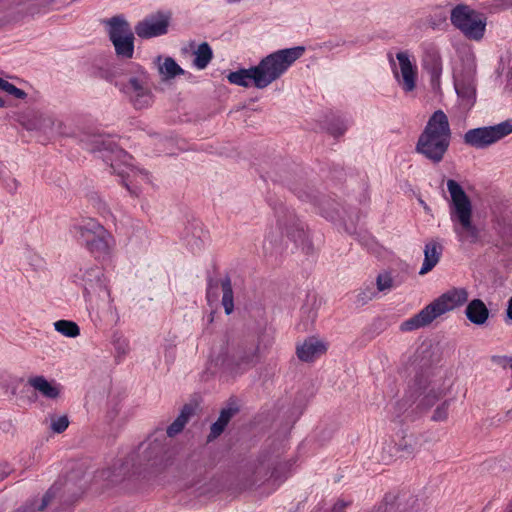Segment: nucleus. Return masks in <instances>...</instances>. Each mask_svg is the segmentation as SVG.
Segmentation results:
<instances>
[{
  "label": "nucleus",
  "instance_id": "1",
  "mask_svg": "<svg viewBox=\"0 0 512 512\" xmlns=\"http://www.w3.org/2000/svg\"><path fill=\"white\" fill-rule=\"evenodd\" d=\"M94 143L95 147L92 150L105 152L104 160L110 161L112 171L121 178L122 184L132 196H140L150 186L151 179L148 173L134 167L130 163L131 157L112 141L98 136Z\"/></svg>",
  "mask_w": 512,
  "mask_h": 512
},
{
  "label": "nucleus",
  "instance_id": "2",
  "mask_svg": "<svg viewBox=\"0 0 512 512\" xmlns=\"http://www.w3.org/2000/svg\"><path fill=\"white\" fill-rule=\"evenodd\" d=\"M449 193L448 209L453 232L461 243H476L480 229L473 220V204L462 186L455 180L446 182Z\"/></svg>",
  "mask_w": 512,
  "mask_h": 512
},
{
  "label": "nucleus",
  "instance_id": "3",
  "mask_svg": "<svg viewBox=\"0 0 512 512\" xmlns=\"http://www.w3.org/2000/svg\"><path fill=\"white\" fill-rule=\"evenodd\" d=\"M451 140V129L447 115L442 110L435 111L419 135L415 151L432 163L443 160Z\"/></svg>",
  "mask_w": 512,
  "mask_h": 512
},
{
  "label": "nucleus",
  "instance_id": "4",
  "mask_svg": "<svg viewBox=\"0 0 512 512\" xmlns=\"http://www.w3.org/2000/svg\"><path fill=\"white\" fill-rule=\"evenodd\" d=\"M72 233L96 259H107L114 250L113 235L93 218H85L74 224Z\"/></svg>",
  "mask_w": 512,
  "mask_h": 512
},
{
  "label": "nucleus",
  "instance_id": "5",
  "mask_svg": "<svg viewBox=\"0 0 512 512\" xmlns=\"http://www.w3.org/2000/svg\"><path fill=\"white\" fill-rule=\"evenodd\" d=\"M303 53L304 48L298 46L281 49L264 57L259 64L255 66L258 73L257 88L264 89L272 82L279 79Z\"/></svg>",
  "mask_w": 512,
  "mask_h": 512
},
{
  "label": "nucleus",
  "instance_id": "6",
  "mask_svg": "<svg viewBox=\"0 0 512 512\" xmlns=\"http://www.w3.org/2000/svg\"><path fill=\"white\" fill-rule=\"evenodd\" d=\"M475 56L466 54L459 66L454 69V87L458 96V105L463 111L472 109L476 102Z\"/></svg>",
  "mask_w": 512,
  "mask_h": 512
},
{
  "label": "nucleus",
  "instance_id": "7",
  "mask_svg": "<svg viewBox=\"0 0 512 512\" xmlns=\"http://www.w3.org/2000/svg\"><path fill=\"white\" fill-rule=\"evenodd\" d=\"M451 23L468 39L480 41L486 31V16L465 4H459L451 10Z\"/></svg>",
  "mask_w": 512,
  "mask_h": 512
},
{
  "label": "nucleus",
  "instance_id": "8",
  "mask_svg": "<svg viewBox=\"0 0 512 512\" xmlns=\"http://www.w3.org/2000/svg\"><path fill=\"white\" fill-rule=\"evenodd\" d=\"M393 77L406 95L415 92L418 84V66L415 57L408 51H399L395 57H390Z\"/></svg>",
  "mask_w": 512,
  "mask_h": 512
},
{
  "label": "nucleus",
  "instance_id": "9",
  "mask_svg": "<svg viewBox=\"0 0 512 512\" xmlns=\"http://www.w3.org/2000/svg\"><path fill=\"white\" fill-rule=\"evenodd\" d=\"M18 123L27 131L44 136L63 134V122L50 112L27 110L17 115Z\"/></svg>",
  "mask_w": 512,
  "mask_h": 512
},
{
  "label": "nucleus",
  "instance_id": "10",
  "mask_svg": "<svg viewBox=\"0 0 512 512\" xmlns=\"http://www.w3.org/2000/svg\"><path fill=\"white\" fill-rule=\"evenodd\" d=\"M109 38L116 55L122 59H131L134 54V33L129 23L121 16L107 20Z\"/></svg>",
  "mask_w": 512,
  "mask_h": 512
},
{
  "label": "nucleus",
  "instance_id": "11",
  "mask_svg": "<svg viewBox=\"0 0 512 512\" xmlns=\"http://www.w3.org/2000/svg\"><path fill=\"white\" fill-rule=\"evenodd\" d=\"M132 68L133 75L123 84L122 91L136 108L148 107L152 102V94L148 85V73L143 67L136 64Z\"/></svg>",
  "mask_w": 512,
  "mask_h": 512
},
{
  "label": "nucleus",
  "instance_id": "12",
  "mask_svg": "<svg viewBox=\"0 0 512 512\" xmlns=\"http://www.w3.org/2000/svg\"><path fill=\"white\" fill-rule=\"evenodd\" d=\"M512 133V120H506L493 126H485L468 130L464 134V142L474 148L488 147Z\"/></svg>",
  "mask_w": 512,
  "mask_h": 512
},
{
  "label": "nucleus",
  "instance_id": "13",
  "mask_svg": "<svg viewBox=\"0 0 512 512\" xmlns=\"http://www.w3.org/2000/svg\"><path fill=\"white\" fill-rule=\"evenodd\" d=\"M452 311L450 306L439 296L419 313L401 324L402 331H413L431 324L438 317Z\"/></svg>",
  "mask_w": 512,
  "mask_h": 512
},
{
  "label": "nucleus",
  "instance_id": "14",
  "mask_svg": "<svg viewBox=\"0 0 512 512\" xmlns=\"http://www.w3.org/2000/svg\"><path fill=\"white\" fill-rule=\"evenodd\" d=\"M261 358L260 343L250 345L240 352L235 359L225 358L221 365L234 376L242 375L256 366Z\"/></svg>",
  "mask_w": 512,
  "mask_h": 512
},
{
  "label": "nucleus",
  "instance_id": "15",
  "mask_svg": "<svg viewBox=\"0 0 512 512\" xmlns=\"http://www.w3.org/2000/svg\"><path fill=\"white\" fill-rule=\"evenodd\" d=\"M83 288L85 295L92 298L97 295L99 298H108L109 290L103 271L98 267H91L83 272Z\"/></svg>",
  "mask_w": 512,
  "mask_h": 512
},
{
  "label": "nucleus",
  "instance_id": "16",
  "mask_svg": "<svg viewBox=\"0 0 512 512\" xmlns=\"http://www.w3.org/2000/svg\"><path fill=\"white\" fill-rule=\"evenodd\" d=\"M169 18L164 14L150 15L139 21L134 30L138 37L149 39L164 35L168 31Z\"/></svg>",
  "mask_w": 512,
  "mask_h": 512
},
{
  "label": "nucleus",
  "instance_id": "17",
  "mask_svg": "<svg viewBox=\"0 0 512 512\" xmlns=\"http://www.w3.org/2000/svg\"><path fill=\"white\" fill-rule=\"evenodd\" d=\"M27 383L31 388L40 393L43 397L50 400L58 399L63 391V387L60 383L55 380H48L42 375H34L29 377Z\"/></svg>",
  "mask_w": 512,
  "mask_h": 512
},
{
  "label": "nucleus",
  "instance_id": "18",
  "mask_svg": "<svg viewBox=\"0 0 512 512\" xmlns=\"http://www.w3.org/2000/svg\"><path fill=\"white\" fill-rule=\"evenodd\" d=\"M327 350V344L317 338L309 337L297 346V356L301 361L310 362L323 355Z\"/></svg>",
  "mask_w": 512,
  "mask_h": 512
},
{
  "label": "nucleus",
  "instance_id": "19",
  "mask_svg": "<svg viewBox=\"0 0 512 512\" xmlns=\"http://www.w3.org/2000/svg\"><path fill=\"white\" fill-rule=\"evenodd\" d=\"M422 66L430 74L432 83H438L442 74V60L438 50L428 48L422 58Z\"/></svg>",
  "mask_w": 512,
  "mask_h": 512
},
{
  "label": "nucleus",
  "instance_id": "20",
  "mask_svg": "<svg viewBox=\"0 0 512 512\" xmlns=\"http://www.w3.org/2000/svg\"><path fill=\"white\" fill-rule=\"evenodd\" d=\"M158 73L162 80H172L177 76L185 75L187 72L181 68L177 62L169 56H158L155 60Z\"/></svg>",
  "mask_w": 512,
  "mask_h": 512
},
{
  "label": "nucleus",
  "instance_id": "21",
  "mask_svg": "<svg viewBox=\"0 0 512 512\" xmlns=\"http://www.w3.org/2000/svg\"><path fill=\"white\" fill-rule=\"evenodd\" d=\"M257 77L258 73L256 67H250L248 69H239L234 72H230L227 75V79L231 84L249 87L254 85L257 88Z\"/></svg>",
  "mask_w": 512,
  "mask_h": 512
},
{
  "label": "nucleus",
  "instance_id": "22",
  "mask_svg": "<svg viewBox=\"0 0 512 512\" xmlns=\"http://www.w3.org/2000/svg\"><path fill=\"white\" fill-rule=\"evenodd\" d=\"M442 247L435 241L428 242L424 249V261L419 271L420 275H425L431 271L439 262Z\"/></svg>",
  "mask_w": 512,
  "mask_h": 512
},
{
  "label": "nucleus",
  "instance_id": "23",
  "mask_svg": "<svg viewBox=\"0 0 512 512\" xmlns=\"http://www.w3.org/2000/svg\"><path fill=\"white\" fill-rule=\"evenodd\" d=\"M467 318L476 325H482L486 322L489 316V311L485 304L479 300H472L466 307Z\"/></svg>",
  "mask_w": 512,
  "mask_h": 512
},
{
  "label": "nucleus",
  "instance_id": "24",
  "mask_svg": "<svg viewBox=\"0 0 512 512\" xmlns=\"http://www.w3.org/2000/svg\"><path fill=\"white\" fill-rule=\"evenodd\" d=\"M192 65L197 70H204L213 58V51L208 43L203 42L192 50Z\"/></svg>",
  "mask_w": 512,
  "mask_h": 512
},
{
  "label": "nucleus",
  "instance_id": "25",
  "mask_svg": "<svg viewBox=\"0 0 512 512\" xmlns=\"http://www.w3.org/2000/svg\"><path fill=\"white\" fill-rule=\"evenodd\" d=\"M395 445L402 457H408L419 450L420 442L417 436L410 434L403 436Z\"/></svg>",
  "mask_w": 512,
  "mask_h": 512
},
{
  "label": "nucleus",
  "instance_id": "26",
  "mask_svg": "<svg viewBox=\"0 0 512 512\" xmlns=\"http://www.w3.org/2000/svg\"><path fill=\"white\" fill-rule=\"evenodd\" d=\"M401 281L392 272L383 271L378 274L376 278L377 290L381 293L387 294L391 290L397 288Z\"/></svg>",
  "mask_w": 512,
  "mask_h": 512
},
{
  "label": "nucleus",
  "instance_id": "27",
  "mask_svg": "<svg viewBox=\"0 0 512 512\" xmlns=\"http://www.w3.org/2000/svg\"><path fill=\"white\" fill-rule=\"evenodd\" d=\"M452 310L462 306L468 300V293L463 288H453L440 295Z\"/></svg>",
  "mask_w": 512,
  "mask_h": 512
},
{
  "label": "nucleus",
  "instance_id": "28",
  "mask_svg": "<svg viewBox=\"0 0 512 512\" xmlns=\"http://www.w3.org/2000/svg\"><path fill=\"white\" fill-rule=\"evenodd\" d=\"M235 413L236 409L233 407L224 408L221 411L218 420L211 426V432L208 439L213 440L217 438L224 431L226 425Z\"/></svg>",
  "mask_w": 512,
  "mask_h": 512
},
{
  "label": "nucleus",
  "instance_id": "29",
  "mask_svg": "<svg viewBox=\"0 0 512 512\" xmlns=\"http://www.w3.org/2000/svg\"><path fill=\"white\" fill-rule=\"evenodd\" d=\"M186 484L196 486L206 479V470L204 467L196 464L186 466Z\"/></svg>",
  "mask_w": 512,
  "mask_h": 512
},
{
  "label": "nucleus",
  "instance_id": "30",
  "mask_svg": "<svg viewBox=\"0 0 512 512\" xmlns=\"http://www.w3.org/2000/svg\"><path fill=\"white\" fill-rule=\"evenodd\" d=\"M54 329L68 338H76L80 335L78 324L71 320H58L53 323Z\"/></svg>",
  "mask_w": 512,
  "mask_h": 512
},
{
  "label": "nucleus",
  "instance_id": "31",
  "mask_svg": "<svg viewBox=\"0 0 512 512\" xmlns=\"http://www.w3.org/2000/svg\"><path fill=\"white\" fill-rule=\"evenodd\" d=\"M127 468L122 465H115L112 469L105 470L101 473V477L109 485L120 482L127 474Z\"/></svg>",
  "mask_w": 512,
  "mask_h": 512
},
{
  "label": "nucleus",
  "instance_id": "32",
  "mask_svg": "<svg viewBox=\"0 0 512 512\" xmlns=\"http://www.w3.org/2000/svg\"><path fill=\"white\" fill-rule=\"evenodd\" d=\"M268 474V470L264 466H259L253 471H246L242 477L247 482V486H255L263 483Z\"/></svg>",
  "mask_w": 512,
  "mask_h": 512
},
{
  "label": "nucleus",
  "instance_id": "33",
  "mask_svg": "<svg viewBox=\"0 0 512 512\" xmlns=\"http://www.w3.org/2000/svg\"><path fill=\"white\" fill-rule=\"evenodd\" d=\"M221 287H222V292H223L222 305L224 307L225 313L229 315L233 312V309H234L233 291H232V286H231L230 280L229 279L223 280L221 283Z\"/></svg>",
  "mask_w": 512,
  "mask_h": 512
},
{
  "label": "nucleus",
  "instance_id": "34",
  "mask_svg": "<svg viewBox=\"0 0 512 512\" xmlns=\"http://www.w3.org/2000/svg\"><path fill=\"white\" fill-rule=\"evenodd\" d=\"M189 415L190 410L184 409L177 419L167 428V434L173 437L181 432L188 421Z\"/></svg>",
  "mask_w": 512,
  "mask_h": 512
},
{
  "label": "nucleus",
  "instance_id": "35",
  "mask_svg": "<svg viewBox=\"0 0 512 512\" xmlns=\"http://www.w3.org/2000/svg\"><path fill=\"white\" fill-rule=\"evenodd\" d=\"M69 426L68 417L65 415L62 416H52L50 428L55 433H62Z\"/></svg>",
  "mask_w": 512,
  "mask_h": 512
},
{
  "label": "nucleus",
  "instance_id": "36",
  "mask_svg": "<svg viewBox=\"0 0 512 512\" xmlns=\"http://www.w3.org/2000/svg\"><path fill=\"white\" fill-rule=\"evenodd\" d=\"M1 91H4L8 95H10L16 99H24L27 96V94L24 90L17 88L15 85L8 82L7 80L5 81Z\"/></svg>",
  "mask_w": 512,
  "mask_h": 512
},
{
  "label": "nucleus",
  "instance_id": "37",
  "mask_svg": "<svg viewBox=\"0 0 512 512\" xmlns=\"http://www.w3.org/2000/svg\"><path fill=\"white\" fill-rule=\"evenodd\" d=\"M448 409H449V404L448 402H444L442 403L440 406H438L433 415H432V420L434 421H444L447 419L448 417Z\"/></svg>",
  "mask_w": 512,
  "mask_h": 512
},
{
  "label": "nucleus",
  "instance_id": "38",
  "mask_svg": "<svg viewBox=\"0 0 512 512\" xmlns=\"http://www.w3.org/2000/svg\"><path fill=\"white\" fill-rule=\"evenodd\" d=\"M0 182L3 184V186L6 188V190L10 193H14L19 186V182L10 175V173L7 174Z\"/></svg>",
  "mask_w": 512,
  "mask_h": 512
},
{
  "label": "nucleus",
  "instance_id": "39",
  "mask_svg": "<svg viewBox=\"0 0 512 512\" xmlns=\"http://www.w3.org/2000/svg\"><path fill=\"white\" fill-rule=\"evenodd\" d=\"M492 361L497 364V365H500L504 368L506 367H509V368H512V357H508V356H493L492 357Z\"/></svg>",
  "mask_w": 512,
  "mask_h": 512
},
{
  "label": "nucleus",
  "instance_id": "40",
  "mask_svg": "<svg viewBox=\"0 0 512 512\" xmlns=\"http://www.w3.org/2000/svg\"><path fill=\"white\" fill-rule=\"evenodd\" d=\"M288 237H290L295 243L303 244L306 234L303 229H298L295 233H288Z\"/></svg>",
  "mask_w": 512,
  "mask_h": 512
},
{
  "label": "nucleus",
  "instance_id": "41",
  "mask_svg": "<svg viewBox=\"0 0 512 512\" xmlns=\"http://www.w3.org/2000/svg\"><path fill=\"white\" fill-rule=\"evenodd\" d=\"M321 213L327 219H330V220H334L335 219L334 213L327 211L323 206H321Z\"/></svg>",
  "mask_w": 512,
  "mask_h": 512
},
{
  "label": "nucleus",
  "instance_id": "42",
  "mask_svg": "<svg viewBox=\"0 0 512 512\" xmlns=\"http://www.w3.org/2000/svg\"><path fill=\"white\" fill-rule=\"evenodd\" d=\"M9 173V171L7 170V168L5 167V165L1 164L0 163V180H2V178H4L5 176H7V174Z\"/></svg>",
  "mask_w": 512,
  "mask_h": 512
},
{
  "label": "nucleus",
  "instance_id": "43",
  "mask_svg": "<svg viewBox=\"0 0 512 512\" xmlns=\"http://www.w3.org/2000/svg\"><path fill=\"white\" fill-rule=\"evenodd\" d=\"M5 81H6L5 79L0 77V90H2ZM5 106H6V102L0 97V108H3Z\"/></svg>",
  "mask_w": 512,
  "mask_h": 512
},
{
  "label": "nucleus",
  "instance_id": "44",
  "mask_svg": "<svg viewBox=\"0 0 512 512\" xmlns=\"http://www.w3.org/2000/svg\"><path fill=\"white\" fill-rule=\"evenodd\" d=\"M507 316H508L509 319L512 320V297L508 301Z\"/></svg>",
  "mask_w": 512,
  "mask_h": 512
},
{
  "label": "nucleus",
  "instance_id": "45",
  "mask_svg": "<svg viewBox=\"0 0 512 512\" xmlns=\"http://www.w3.org/2000/svg\"><path fill=\"white\" fill-rule=\"evenodd\" d=\"M50 499V492H48L45 497L43 498V504L41 505L40 509H43L46 505H48Z\"/></svg>",
  "mask_w": 512,
  "mask_h": 512
},
{
  "label": "nucleus",
  "instance_id": "46",
  "mask_svg": "<svg viewBox=\"0 0 512 512\" xmlns=\"http://www.w3.org/2000/svg\"><path fill=\"white\" fill-rule=\"evenodd\" d=\"M127 346H128L127 342L125 340H123L122 345L119 346L118 349L119 350L121 349L122 352L125 353Z\"/></svg>",
  "mask_w": 512,
  "mask_h": 512
},
{
  "label": "nucleus",
  "instance_id": "47",
  "mask_svg": "<svg viewBox=\"0 0 512 512\" xmlns=\"http://www.w3.org/2000/svg\"><path fill=\"white\" fill-rule=\"evenodd\" d=\"M345 130H346V127L342 128V129H339L337 131H333V133L336 134V135H341V134H343L345 132Z\"/></svg>",
  "mask_w": 512,
  "mask_h": 512
},
{
  "label": "nucleus",
  "instance_id": "48",
  "mask_svg": "<svg viewBox=\"0 0 512 512\" xmlns=\"http://www.w3.org/2000/svg\"><path fill=\"white\" fill-rule=\"evenodd\" d=\"M5 476H6V473H1L0 474V480L4 479Z\"/></svg>",
  "mask_w": 512,
  "mask_h": 512
},
{
  "label": "nucleus",
  "instance_id": "49",
  "mask_svg": "<svg viewBox=\"0 0 512 512\" xmlns=\"http://www.w3.org/2000/svg\"><path fill=\"white\" fill-rule=\"evenodd\" d=\"M508 512H512V510L508 511Z\"/></svg>",
  "mask_w": 512,
  "mask_h": 512
}]
</instances>
